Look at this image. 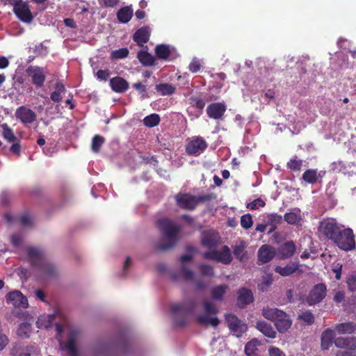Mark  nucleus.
Here are the masks:
<instances>
[{
	"mask_svg": "<svg viewBox=\"0 0 356 356\" xmlns=\"http://www.w3.org/2000/svg\"><path fill=\"white\" fill-rule=\"evenodd\" d=\"M54 319V315L42 316L36 321V325L40 329H48L51 326Z\"/></svg>",
	"mask_w": 356,
	"mask_h": 356,
	"instance_id": "nucleus-37",
	"label": "nucleus"
},
{
	"mask_svg": "<svg viewBox=\"0 0 356 356\" xmlns=\"http://www.w3.org/2000/svg\"><path fill=\"white\" fill-rule=\"evenodd\" d=\"M296 252V245L293 241L285 242L278 249L277 257L280 259H285L291 257Z\"/></svg>",
	"mask_w": 356,
	"mask_h": 356,
	"instance_id": "nucleus-22",
	"label": "nucleus"
},
{
	"mask_svg": "<svg viewBox=\"0 0 356 356\" xmlns=\"http://www.w3.org/2000/svg\"><path fill=\"white\" fill-rule=\"evenodd\" d=\"M150 37V31L149 27L143 26L138 29L133 35V40L139 47H143L147 43Z\"/></svg>",
	"mask_w": 356,
	"mask_h": 356,
	"instance_id": "nucleus-24",
	"label": "nucleus"
},
{
	"mask_svg": "<svg viewBox=\"0 0 356 356\" xmlns=\"http://www.w3.org/2000/svg\"><path fill=\"white\" fill-rule=\"evenodd\" d=\"M255 327L265 337L270 339H274L276 337L277 332L270 323H268L264 321H259L257 323Z\"/></svg>",
	"mask_w": 356,
	"mask_h": 356,
	"instance_id": "nucleus-26",
	"label": "nucleus"
},
{
	"mask_svg": "<svg viewBox=\"0 0 356 356\" xmlns=\"http://www.w3.org/2000/svg\"><path fill=\"white\" fill-rule=\"evenodd\" d=\"M26 252L28 258L33 267L37 268L47 275L51 276L54 275L55 268L47 261L42 250L31 247L27 248Z\"/></svg>",
	"mask_w": 356,
	"mask_h": 356,
	"instance_id": "nucleus-4",
	"label": "nucleus"
},
{
	"mask_svg": "<svg viewBox=\"0 0 356 356\" xmlns=\"http://www.w3.org/2000/svg\"><path fill=\"white\" fill-rule=\"evenodd\" d=\"M335 330L339 334H353L356 332V323L354 322H345L335 325Z\"/></svg>",
	"mask_w": 356,
	"mask_h": 356,
	"instance_id": "nucleus-27",
	"label": "nucleus"
},
{
	"mask_svg": "<svg viewBox=\"0 0 356 356\" xmlns=\"http://www.w3.org/2000/svg\"><path fill=\"white\" fill-rule=\"evenodd\" d=\"M51 99L55 102H60L62 99L61 93L54 91L51 94Z\"/></svg>",
	"mask_w": 356,
	"mask_h": 356,
	"instance_id": "nucleus-64",
	"label": "nucleus"
},
{
	"mask_svg": "<svg viewBox=\"0 0 356 356\" xmlns=\"http://www.w3.org/2000/svg\"><path fill=\"white\" fill-rule=\"evenodd\" d=\"M284 218L277 213H272L268 216V222L274 226L281 224Z\"/></svg>",
	"mask_w": 356,
	"mask_h": 356,
	"instance_id": "nucleus-55",
	"label": "nucleus"
},
{
	"mask_svg": "<svg viewBox=\"0 0 356 356\" xmlns=\"http://www.w3.org/2000/svg\"><path fill=\"white\" fill-rule=\"evenodd\" d=\"M227 289V286L226 284H221L212 288L211 290V298L216 300H222Z\"/></svg>",
	"mask_w": 356,
	"mask_h": 356,
	"instance_id": "nucleus-35",
	"label": "nucleus"
},
{
	"mask_svg": "<svg viewBox=\"0 0 356 356\" xmlns=\"http://www.w3.org/2000/svg\"><path fill=\"white\" fill-rule=\"evenodd\" d=\"M129 51L127 48L123 47L117 50H114L111 53V58L112 60H120L127 58L129 56Z\"/></svg>",
	"mask_w": 356,
	"mask_h": 356,
	"instance_id": "nucleus-45",
	"label": "nucleus"
},
{
	"mask_svg": "<svg viewBox=\"0 0 356 356\" xmlns=\"http://www.w3.org/2000/svg\"><path fill=\"white\" fill-rule=\"evenodd\" d=\"M252 224H253L252 218L250 213L243 215L241 217V226L243 229H248L250 228L252 226Z\"/></svg>",
	"mask_w": 356,
	"mask_h": 356,
	"instance_id": "nucleus-49",
	"label": "nucleus"
},
{
	"mask_svg": "<svg viewBox=\"0 0 356 356\" xmlns=\"http://www.w3.org/2000/svg\"><path fill=\"white\" fill-rule=\"evenodd\" d=\"M216 198L213 193H207L193 195L189 193H178L175 195V200L177 207L187 211H193L200 203L209 202Z\"/></svg>",
	"mask_w": 356,
	"mask_h": 356,
	"instance_id": "nucleus-1",
	"label": "nucleus"
},
{
	"mask_svg": "<svg viewBox=\"0 0 356 356\" xmlns=\"http://www.w3.org/2000/svg\"><path fill=\"white\" fill-rule=\"evenodd\" d=\"M327 288L325 284L320 283L316 284L310 291L307 297V302L309 305H316L321 302L326 296Z\"/></svg>",
	"mask_w": 356,
	"mask_h": 356,
	"instance_id": "nucleus-11",
	"label": "nucleus"
},
{
	"mask_svg": "<svg viewBox=\"0 0 356 356\" xmlns=\"http://www.w3.org/2000/svg\"><path fill=\"white\" fill-rule=\"evenodd\" d=\"M109 85L111 89L117 93H123L128 90V81L121 76H115L110 79Z\"/></svg>",
	"mask_w": 356,
	"mask_h": 356,
	"instance_id": "nucleus-23",
	"label": "nucleus"
},
{
	"mask_svg": "<svg viewBox=\"0 0 356 356\" xmlns=\"http://www.w3.org/2000/svg\"><path fill=\"white\" fill-rule=\"evenodd\" d=\"M343 227L339 225L334 219H327L321 222L319 230L326 238L333 242Z\"/></svg>",
	"mask_w": 356,
	"mask_h": 356,
	"instance_id": "nucleus-8",
	"label": "nucleus"
},
{
	"mask_svg": "<svg viewBox=\"0 0 356 356\" xmlns=\"http://www.w3.org/2000/svg\"><path fill=\"white\" fill-rule=\"evenodd\" d=\"M80 335V331L78 329L72 330L68 336L67 341L63 348L66 350L69 356H78L76 348V341Z\"/></svg>",
	"mask_w": 356,
	"mask_h": 356,
	"instance_id": "nucleus-15",
	"label": "nucleus"
},
{
	"mask_svg": "<svg viewBox=\"0 0 356 356\" xmlns=\"http://www.w3.org/2000/svg\"><path fill=\"white\" fill-rule=\"evenodd\" d=\"M13 12L17 17L23 22L31 23L33 19L29 5L26 2L17 5V7L13 8Z\"/></svg>",
	"mask_w": 356,
	"mask_h": 356,
	"instance_id": "nucleus-17",
	"label": "nucleus"
},
{
	"mask_svg": "<svg viewBox=\"0 0 356 356\" xmlns=\"http://www.w3.org/2000/svg\"><path fill=\"white\" fill-rule=\"evenodd\" d=\"M133 16V10L130 6H125L120 8L117 13V18L120 23L129 22Z\"/></svg>",
	"mask_w": 356,
	"mask_h": 356,
	"instance_id": "nucleus-32",
	"label": "nucleus"
},
{
	"mask_svg": "<svg viewBox=\"0 0 356 356\" xmlns=\"http://www.w3.org/2000/svg\"><path fill=\"white\" fill-rule=\"evenodd\" d=\"M266 203L261 199L258 198L254 200L252 202L248 203L247 208L251 210H255L259 209V207H264Z\"/></svg>",
	"mask_w": 356,
	"mask_h": 356,
	"instance_id": "nucleus-53",
	"label": "nucleus"
},
{
	"mask_svg": "<svg viewBox=\"0 0 356 356\" xmlns=\"http://www.w3.org/2000/svg\"><path fill=\"white\" fill-rule=\"evenodd\" d=\"M6 300L15 307L27 308V298L19 291H11L6 296Z\"/></svg>",
	"mask_w": 356,
	"mask_h": 356,
	"instance_id": "nucleus-20",
	"label": "nucleus"
},
{
	"mask_svg": "<svg viewBox=\"0 0 356 356\" xmlns=\"http://www.w3.org/2000/svg\"><path fill=\"white\" fill-rule=\"evenodd\" d=\"M284 220L289 225H297L302 221L301 211L298 209L296 212L286 213L284 216Z\"/></svg>",
	"mask_w": 356,
	"mask_h": 356,
	"instance_id": "nucleus-34",
	"label": "nucleus"
},
{
	"mask_svg": "<svg viewBox=\"0 0 356 356\" xmlns=\"http://www.w3.org/2000/svg\"><path fill=\"white\" fill-rule=\"evenodd\" d=\"M201 274L204 276L213 277L214 275V270L212 266L201 264L198 266Z\"/></svg>",
	"mask_w": 356,
	"mask_h": 356,
	"instance_id": "nucleus-47",
	"label": "nucleus"
},
{
	"mask_svg": "<svg viewBox=\"0 0 356 356\" xmlns=\"http://www.w3.org/2000/svg\"><path fill=\"white\" fill-rule=\"evenodd\" d=\"M202 255L205 259L216 261L223 264H229L232 261L231 251L227 245H223L219 250L205 252Z\"/></svg>",
	"mask_w": 356,
	"mask_h": 356,
	"instance_id": "nucleus-7",
	"label": "nucleus"
},
{
	"mask_svg": "<svg viewBox=\"0 0 356 356\" xmlns=\"http://www.w3.org/2000/svg\"><path fill=\"white\" fill-rule=\"evenodd\" d=\"M137 58L144 66H153L155 64V58L147 50H140L137 54Z\"/></svg>",
	"mask_w": 356,
	"mask_h": 356,
	"instance_id": "nucleus-30",
	"label": "nucleus"
},
{
	"mask_svg": "<svg viewBox=\"0 0 356 356\" xmlns=\"http://www.w3.org/2000/svg\"><path fill=\"white\" fill-rule=\"evenodd\" d=\"M10 195L6 193H3L0 196V204L6 206L10 202Z\"/></svg>",
	"mask_w": 356,
	"mask_h": 356,
	"instance_id": "nucleus-62",
	"label": "nucleus"
},
{
	"mask_svg": "<svg viewBox=\"0 0 356 356\" xmlns=\"http://www.w3.org/2000/svg\"><path fill=\"white\" fill-rule=\"evenodd\" d=\"M157 226L163 236L169 238L167 243H160L156 245V250L161 252L166 251L174 248L177 241V235L180 231V227L175 225L169 218H161L157 221Z\"/></svg>",
	"mask_w": 356,
	"mask_h": 356,
	"instance_id": "nucleus-2",
	"label": "nucleus"
},
{
	"mask_svg": "<svg viewBox=\"0 0 356 356\" xmlns=\"http://www.w3.org/2000/svg\"><path fill=\"white\" fill-rule=\"evenodd\" d=\"M143 122L148 127H154L159 124L160 117L156 113L150 114L143 119Z\"/></svg>",
	"mask_w": 356,
	"mask_h": 356,
	"instance_id": "nucleus-44",
	"label": "nucleus"
},
{
	"mask_svg": "<svg viewBox=\"0 0 356 356\" xmlns=\"http://www.w3.org/2000/svg\"><path fill=\"white\" fill-rule=\"evenodd\" d=\"M253 301L254 296L251 290L242 287L238 291L237 305L238 307L243 308L252 303Z\"/></svg>",
	"mask_w": 356,
	"mask_h": 356,
	"instance_id": "nucleus-21",
	"label": "nucleus"
},
{
	"mask_svg": "<svg viewBox=\"0 0 356 356\" xmlns=\"http://www.w3.org/2000/svg\"><path fill=\"white\" fill-rule=\"evenodd\" d=\"M299 268V264L298 263H290L284 267L277 266L275 268V273H279L282 276H289L293 274Z\"/></svg>",
	"mask_w": 356,
	"mask_h": 356,
	"instance_id": "nucleus-29",
	"label": "nucleus"
},
{
	"mask_svg": "<svg viewBox=\"0 0 356 356\" xmlns=\"http://www.w3.org/2000/svg\"><path fill=\"white\" fill-rule=\"evenodd\" d=\"M203 307L204 313L197 317V323L205 327L209 325L214 327H217L220 323V320L218 317L212 316L218 312L217 307L209 301L203 302Z\"/></svg>",
	"mask_w": 356,
	"mask_h": 356,
	"instance_id": "nucleus-5",
	"label": "nucleus"
},
{
	"mask_svg": "<svg viewBox=\"0 0 356 356\" xmlns=\"http://www.w3.org/2000/svg\"><path fill=\"white\" fill-rule=\"evenodd\" d=\"M302 166V161L298 158L297 156H294L291 158L286 164V167L291 171H300Z\"/></svg>",
	"mask_w": 356,
	"mask_h": 356,
	"instance_id": "nucleus-42",
	"label": "nucleus"
},
{
	"mask_svg": "<svg viewBox=\"0 0 356 356\" xmlns=\"http://www.w3.org/2000/svg\"><path fill=\"white\" fill-rule=\"evenodd\" d=\"M26 72L31 78L32 83L38 88H42L46 80L47 70L38 65H29Z\"/></svg>",
	"mask_w": 356,
	"mask_h": 356,
	"instance_id": "nucleus-10",
	"label": "nucleus"
},
{
	"mask_svg": "<svg viewBox=\"0 0 356 356\" xmlns=\"http://www.w3.org/2000/svg\"><path fill=\"white\" fill-rule=\"evenodd\" d=\"M225 322L230 332L236 337H241L247 330V325L243 323L236 315L227 314L225 315Z\"/></svg>",
	"mask_w": 356,
	"mask_h": 356,
	"instance_id": "nucleus-9",
	"label": "nucleus"
},
{
	"mask_svg": "<svg viewBox=\"0 0 356 356\" xmlns=\"http://www.w3.org/2000/svg\"><path fill=\"white\" fill-rule=\"evenodd\" d=\"M120 0H103V4L106 8H113L117 6Z\"/></svg>",
	"mask_w": 356,
	"mask_h": 356,
	"instance_id": "nucleus-63",
	"label": "nucleus"
},
{
	"mask_svg": "<svg viewBox=\"0 0 356 356\" xmlns=\"http://www.w3.org/2000/svg\"><path fill=\"white\" fill-rule=\"evenodd\" d=\"M188 100L191 106L195 107L196 108L200 111H202L205 106V102L202 98L199 97L191 96Z\"/></svg>",
	"mask_w": 356,
	"mask_h": 356,
	"instance_id": "nucleus-48",
	"label": "nucleus"
},
{
	"mask_svg": "<svg viewBox=\"0 0 356 356\" xmlns=\"http://www.w3.org/2000/svg\"><path fill=\"white\" fill-rule=\"evenodd\" d=\"M181 274L184 280H193L194 278V273L193 270L189 269L186 266L183 264L181 266Z\"/></svg>",
	"mask_w": 356,
	"mask_h": 356,
	"instance_id": "nucleus-52",
	"label": "nucleus"
},
{
	"mask_svg": "<svg viewBox=\"0 0 356 356\" xmlns=\"http://www.w3.org/2000/svg\"><path fill=\"white\" fill-rule=\"evenodd\" d=\"M259 342L257 339H252L245 346V353L247 356H259V351L257 348Z\"/></svg>",
	"mask_w": 356,
	"mask_h": 356,
	"instance_id": "nucleus-33",
	"label": "nucleus"
},
{
	"mask_svg": "<svg viewBox=\"0 0 356 356\" xmlns=\"http://www.w3.org/2000/svg\"><path fill=\"white\" fill-rule=\"evenodd\" d=\"M197 307V302L195 299H188L182 303L175 304L171 307V312L175 315L178 312H181L185 314H191L194 312Z\"/></svg>",
	"mask_w": 356,
	"mask_h": 356,
	"instance_id": "nucleus-19",
	"label": "nucleus"
},
{
	"mask_svg": "<svg viewBox=\"0 0 356 356\" xmlns=\"http://www.w3.org/2000/svg\"><path fill=\"white\" fill-rule=\"evenodd\" d=\"M105 143V138L100 135H95L92 139L91 149L95 153H98L100 148Z\"/></svg>",
	"mask_w": 356,
	"mask_h": 356,
	"instance_id": "nucleus-43",
	"label": "nucleus"
},
{
	"mask_svg": "<svg viewBox=\"0 0 356 356\" xmlns=\"http://www.w3.org/2000/svg\"><path fill=\"white\" fill-rule=\"evenodd\" d=\"M335 333L330 328L325 330L321 334V347L324 350L328 349L334 343Z\"/></svg>",
	"mask_w": 356,
	"mask_h": 356,
	"instance_id": "nucleus-28",
	"label": "nucleus"
},
{
	"mask_svg": "<svg viewBox=\"0 0 356 356\" xmlns=\"http://www.w3.org/2000/svg\"><path fill=\"white\" fill-rule=\"evenodd\" d=\"M346 283L350 291H356V273L351 274L347 278Z\"/></svg>",
	"mask_w": 356,
	"mask_h": 356,
	"instance_id": "nucleus-54",
	"label": "nucleus"
},
{
	"mask_svg": "<svg viewBox=\"0 0 356 356\" xmlns=\"http://www.w3.org/2000/svg\"><path fill=\"white\" fill-rule=\"evenodd\" d=\"M32 330L31 325L29 323H22L17 329V335L22 338H29Z\"/></svg>",
	"mask_w": 356,
	"mask_h": 356,
	"instance_id": "nucleus-40",
	"label": "nucleus"
},
{
	"mask_svg": "<svg viewBox=\"0 0 356 356\" xmlns=\"http://www.w3.org/2000/svg\"><path fill=\"white\" fill-rule=\"evenodd\" d=\"M156 91L161 95H171L176 91V88L170 83H159L156 85Z\"/></svg>",
	"mask_w": 356,
	"mask_h": 356,
	"instance_id": "nucleus-36",
	"label": "nucleus"
},
{
	"mask_svg": "<svg viewBox=\"0 0 356 356\" xmlns=\"http://www.w3.org/2000/svg\"><path fill=\"white\" fill-rule=\"evenodd\" d=\"M200 67H201V64H200V61L195 58L193 59L191 62V63L189 64V66H188L189 70L193 73H195V72H197V71H199L200 70Z\"/></svg>",
	"mask_w": 356,
	"mask_h": 356,
	"instance_id": "nucleus-58",
	"label": "nucleus"
},
{
	"mask_svg": "<svg viewBox=\"0 0 356 356\" xmlns=\"http://www.w3.org/2000/svg\"><path fill=\"white\" fill-rule=\"evenodd\" d=\"M15 115L24 124H32L36 120L35 113L24 106H21L17 108Z\"/></svg>",
	"mask_w": 356,
	"mask_h": 356,
	"instance_id": "nucleus-16",
	"label": "nucleus"
},
{
	"mask_svg": "<svg viewBox=\"0 0 356 356\" xmlns=\"http://www.w3.org/2000/svg\"><path fill=\"white\" fill-rule=\"evenodd\" d=\"M1 128L3 129L2 135L8 142L14 143L18 140L12 129L7 124H3Z\"/></svg>",
	"mask_w": 356,
	"mask_h": 356,
	"instance_id": "nucleus-39",
	"label": "nucleus"
},
{
	"mask_svg": "<svg viewBox=\"0 0 356 356\" xmlns=\"http://www.w3.org/2000/svg\"><path fill=\"white\" fill-rule=\"evenodd\" d=\"M245 243L241 242L238 245H236L233 248V254L236 259L243 261L246 257V252H245Z\"/></svg>",
	"mask_w": 356,
	"mask_h": 356,
	"instance_id": "nucleus-41",
	"label": "nucleus"
},
{
	"mask_svg": "<svg viewBox=\"0 0 356 356\" xmlns=\"http://www.w3.org/2000/svg\"><path fill=\"white\" fill-rule=\"evenodd\" d=\"M220 237L219 234L215 231L204 232L202 234L201 243L208 249L216 248L220 243Z\"/></svg>",
	"mask_w": 356,
	"mask_h": 356,
	"instance_id": "nucleus-18",
	"label": "nucleus"
},
{
	"mask_svg": "<svg viewBox=\"0 0 356 356\" xmlns=\"http://www.w3.org/2000/svg\"><path fill=\"white\" fill-rule=\"evenodd\" d=\"M334 343L339 348H345L350 350H355L356 337H337L334 339Z\"/></svg>",
	"mask_w": 356,
	"mask_h": 356,
	"instance_id": "nucleus-25",
	"label": "nucleus"
},
{
	"mask_svg": "<svg viewBox=\"0 0 356 356\" xmlns=\"http://www.w3.org/2000/svg\"><path fill=\"white\" fill-rule=\"evenodd\" d=\"M19 222L22 226H30L32 224L31 218L29 213H24L19 218Z\"/></svg>",
	"mask_w": 356,
	"mask_h": 356,
	"instance_id": "nucleus-57",
	"label": "nucleus"
},
{
	"mask_svg": "<svg viewBox=\"0 0 356 356\" xmlns=\"http://www.w3.org/2000/svg\"><path fill=\"white\" fill-rule=\"evenodd\" d=\"M26 353L19 355V356H31V354L37 351V348L34 346H27L25 348Z\"/></svg>",
	"mask_w": 356,
	"mask_h": 356,
	"instance_id": "nucleus-61",
	"label": "nucleus"
},
{
	"mask_svg": "<svg viewBox=\"0 0 356 356\" xmlns=\"http://www.w3.org/2000/svg\"><path fill=\"white\" fill-rule=\"evenodd\" d=\"M155 54L159 59H167L170 54V50L166 44H159L155 48Z\"/></svg>",
	"mask_w": 356,
	"mask_h": 356,
	"instance_id": "nucleus-38",
	"label": "nucleus"
},
{
	"mask_svg": "<svg viewBox=\"0 0 356 356\" xmlns=\"http://www.w3.org/2000/svg\"><path fill=\"white\" fill-rule=\"evenodd\" d=\"M146 83L147 80H145L143 83L137 82L132 85L133 88L135 89L143 99L147 97Z\"/></svg>",
	"mask_w": 356,
	"mask_h": 356,
	"instance_id": "nucleus-46",
	"label": "nucleus"
},
{
	"mask_svg": "<svg viewBox=\"0 0 356 356\" xmlns=\"http://www.w3.org/2000/svg\"><path fill=\"white\" fill-rule=\"evenodd\" d=\"M111 72L108 70H99L96 73V76L99 80L107 81Z\"/></svg>",
	"mask_w": 356,
	"mask_h": 356,
	"instance_id": "nucleus-56",
	"label": "nucleus"
},
{
	"mask_svg": "<svg viewBox=\"0 0 356 356\" xmlns=\"http://www.w3.org/2000/svg\"><path fill=\"white\" fill-rule=\"evenodd\" d=\"M206 140L200 136L194 138L186 146V152L188 155L198 156L207 147Z\"/></svg>",
	"mask_w": 356,
	"mask_h": 356,
	"instance_id": "nucleus-12",
	"label": "nucleus"
},
{
	"mask_svg": "<svg viewBox=\"0 0 356 356\" xmlns=\"http://www.w3.org/2000/svg\"><path fill=\"white\" fill-rule=\"evenodd\" d=\"M276 256L274 247L268 245H262L257 252V264L261 265L270 262Z\"/></svg>",
	"mask_w": 356,
	"mask_h": 356,
	"instance_id": "nucleus-13",
	"label": "nucleus"
},
{
	"mask_svg": "<svg viewBox=\"0 0 356 356\" xmlns=\"http://www.w3.org/2000/svg\"><path fill=\"white\" fill-rule=\"evenodd\" d=\"M262 315L266 319L275 322V326L280 333L286 332L291 326L290 316L277 308H264Z\"/></svg>",
	"mask_w": 356,
	"mask_h": 356,
	"instance_id": "nucleus-3",
	"label": "nucleus"
},
{
	"mask_svg": "<svg viewBox=\"0 0 356 356\" xmlns=\"http://www.w3.org/2000/svg\"><path fill=\"white\" fill-rule=\"evenodd\" d=\"M10 151L17 156H19L21 153V145L19 140L14 142V143L10 146Z\"/></svg>",
	"mask_w": 356,
	"mask_h": 356,
	"instance_id": "nucleus-60",
	"label": "nucleus"
},
{
	"mask_svg": "<svg viewBox=\"0 0 356 356\" xmlns=\"http://www.w3.org/2000/svg\"><path fill=\"white\" fill-rule=\"evenodd\" d=\"M273 281V276L271 274L266 275L263 277V281L259 285V289L262 291H265L272 284Z\"/></svg>",
	"mask_w": 356,
	"mask_h": 356,
	"instance_id": "nucleus-51",
	"label": "nucleus"
},
{
	"mask_svg": "<svg viewBox=\"0 0 356 356\" xmlns=\"http://www.w3.org/2000/svg\"><path fill=\"white\" fill-rule=\"evenodd\" d=\"M320 177L321 176L317 169H308L304 172L302 176V180L309 184H316Z\"/></svg>",
	"mask_w": 356,
	"mask_h": 356,
	"instance_id": "nucleus-31",
	"label": "nucleus"
},
{
	"mask_svg": "<svg viewBox=\"0 0 356 356\" xmlns=\"http://www.w3.org/2000/svg\"><path fill=\"white\" fill-rule=\"evenodd\" d=\"M340 249L349 251L355 248V235L350 228H343L333 241Z\"/></svg>",
	"mask_w": 356,
	"mask_h": 356,
	"instance_id": "nucleus-6",
	"label": "nucleus"
},
{
	"mask_svg": "<svg viewBox=\"0 0 356 356\" xmlns=\"http://www.w3.org/2000/svg\"><path fill=\"white\" fill-rule=\"evenodd\" d=\"M268 355L269 356H286L283 351L275 346H270L269 348Z\"/></svg>",
	"mask_w": 356,
	"mask_h": 356,
	"instance_id": "nucleus-59",
	"label": "nucleus"
},
{
	"mask_svg": "<svg viewBox=\"0 0 356 356\" xmlns=\"http://www.w3.org/2000/svg\"><path fill=\"white\" fill-rule=\"evenodd\" d=\"M298 318L300 320L304 321L307 325H312L314 322V316L309 311H307V312H302L301 314H299Z\"/></svg>",
	"mask_w": 356,
	"mask_h": 356,
	"instance_id": "nucleus-50",
	"label": "nucleus"
},
{
	"mask_svg": "<svg viewBox=\"0 0 356 356\" xmlns=\"http://www.w3.org/2000/svg\"><path fill=\"white\" fill-rule=\"evenodd\" d=\"M207 114L213 120H222L226 111V105L222 102L211 103L207 107Z\"/></svg>",
	"mask_w": 356,
	"mask_h": 356,
	"instance_id": "nucleus-14",
	"label": "nucleus"
}]
</instances>
